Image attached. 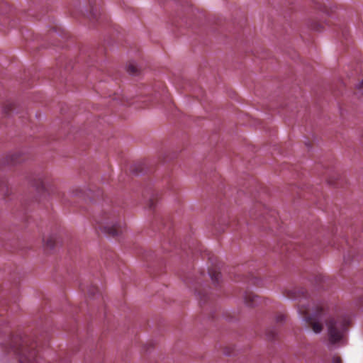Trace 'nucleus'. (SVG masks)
Here are the masks:
<instances>
[{"label": "nucleus", "mask_w": 363, "mask_h": 363, "mask_svg": "<svg viewBox=\"0 0 363 363\" xmlns=\"http://www.w3.org/2000/svg\"><path fill=\"white\" fill-rule=\"evenodd\" d=\"M43 246L47 250H53L55 245L59 242V238L55 233H49L43 236Z\"/></svg>", "instance_id": "20e7f679"}, {"label": "nucleus", "mask_w": 363, "mask_h": 363, "mask_svg": "<svg viewBox=\"0 0 363 363\" xmlns=\"http://www.w3.org/2000/svg\"><path fill=\"white\" fill-rule=\"evenodd\" d=\"M127 69L133 75H135L140 72V67L135 62H130L127 65Z\"/></svg>", "instance_id": "39448f33"}, {"label": "nucleus", "mask_w": 363, "mask_h": 363, "mask_svg": "<svg viewBox=\"0 0 363 363\" xmlns=\"http://www.w3.org/2000/svg\"><path fill=\"white\" fill-rule=\"evenodd\" d=\"M0 363H37L35 350L18 337L11 339L0 354Z\"/></svg>", "instance_id": "f03ea898"}, {"label": "nucleus", "mask_w": 363, "mask_h": 363, "mask_svg": "<svg viewBox=\"0 0 363 363\" xmlns=\"http://www.w3.org/2000/svg\"><path fill=\"white\" fill-rule=\"evenodd\" d=\"M298 313L303 315V320L309 323L315 333H320L323 325H325L330 342L336 343L343 339L346 326L349 323L346 318L333 316L325 312L315 313L309 315L308 311L302 307L298 308Z\"/></svg>", "instance_id": "f257e3e1"}, {"label": "nucleus", "mask_w": 363, "mask_h": 363, "mask_svg": "<svg viewBox=\"0 0 363 363\" xmlns=\"http://www.w3.org/2000/svg\"><path fill=\"white\" fill-rule=\"evenodd\" d=\"M41 183H42V186H43V189H44V188H45V185H46V184H45L43 181H42V182H41Z\"/></svg>", "instance_id": "0eeeda50"}, {"label": "nucleus", "mask_w": 363, "mask_h": 363, "mask_svg": "<svg viewBox=\"0 0 363 363\" xmlns=\"http://www.w3.org/2000/svg\"><path fill=\"white\" fill-rule=\"evenodd\" d=\"M333 362H334V363H340V359H335L333 360Z\"/></svg>", "instance_id": "423d86ee"}, {"label": "nucleus", "mask_w": 363, "mask_h": 363, "mask_svg": "<svg viewBox=\"0 0 363 363\" xmlns=\"http://www.w3.org/2000/svg\"><path fill=\"white\" fill-rule=\"evenodd\" d=\"M124 222L116 218H107L99 222V228L110 235L115 236L121 233Z\"/></svg>", "instance_id": "7ed1b4c3"}]
</instances>
